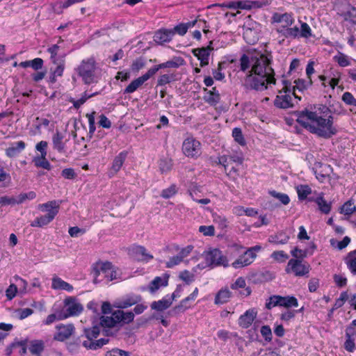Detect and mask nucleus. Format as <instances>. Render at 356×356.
Returning <instances> with one entry per match:
<instances>
[{"label":"nucleus","mask_w":356,"mask_h":356,"mask_svg":"<svg viewBox=\"0 0 356 356\" xmlns=\"http://www.w3.org/2000/svg\"><path fill=\"white\" fill-rule=\"evenodd\" d=\"M15 197L3 195L0 196V206L15 205Z\"/></svg>","instance_id":"obj_62"},{"label":"nucleus","mask_w":356,"mask_h":356,"mask_svg":"<svg viewBox=\"0 0 356 356\" xmlns=\"http://www.w3.org/2000/svg\"><path fill=\"white\" fill-rule=\"evenodd\" d=\"M212 49L207 47L197 48L193 50V55L200 61V66L204 67L209 64V51Z\"/></svg>","instance_id":"obj_22"},{"label":"nucleus","mask_w":356,"mask_h":356,"mask_svg":"<svg viewBox=\"0 0 356 356\" xmlns=\"http://www.w3.org/2000/svg\"><path fill=\"white\" fill-rule=\"evenodd\" d=\"M257 313L258 311L256 308L248 309L243 314L240 316L238 320V325L244 329L248 328L257 318Z\"/></svg>","instance_id":"obj_15"},{"label":"nucleus","mask_w":356,"mask_h":356,"mask_svg":"<svg viewBox=\"0 0 356 356\" xmlns=\"http://www.w3.org/2000/svg\"><path fill=\"white\" fill-rule=\"evenodd\" d=\"M206 264L208 266H229L228 260L222 251L217 248L211 249L204 253Z\"/></svg>","instance_id":"obj_10"},{"label":"nucleus","mask_w":356,"mask_h":356,"mask_svg":"<svg viewBox=\"0 0 356 356\" xmlns=\"http://www.w3.org/2000/svg\"><path fill=\"white\" fill-rule=\"evenodd\" d=\"M252 63L251 70L249 71L248 79L250 81L252 89H258L264 87L268 89V85H275V72L270 66L271 60L262 53H257L250 58L243 54L240 58V70L245 72Z\"/></svg>","instance_id":"obj_2"},{"label":"nucleus","mask_w":356,"mask_h":356,"mask_svg":"<svg viewBox=\"0 0 356 356\" xmlns=\"http://www.w3.org/2000/svg\"><path fill=\"white\" fill-rule=\"evenodd\" d=\"M134 314L131 312H124L122 310L114 311L111 316H102L100 318V325L104 329L114 327L120 324H128L134 321ZM106 335H108V330H104Z\"/></svg>","instance_id":"obj_5"},{"label":"nucleus","mask_w":356,"mask_h":356,"mask_svg":"<svg viewBox=\"0 0 356 356\" xmlns=\"http://www.w3.org/2000/svg\"><path fill=\"white\" fill-rule=\"evenodd\" d=\"M231 297V292L227 289H222L216 294L214 302L216 305H222L229 301Z\"/></svg>","instance_id":"obj_33"},{"label":"nucleus","mask_w":356,"mask_h":356,"mask_svg":"<svg viewBox=\"0 0 356 356\" xmlns=\"http://www.w3.org/2000/svg\"><path fill=\"white\" fill-rule=\"evenodd\" d=\"M106 356H130V354L127 351L119 348H113L108 351Z\"/></svg>","instance_id":"obj_64"},{"label":"nucleus","mask_w":356,"mask_h":356,"mask_svg":"<svg viewBox=\"0 0 356 356\" xmlns=\"http://www.w3.org/2000/svg\"><path fill=\"white\" fill-rule=\"evenodd\" d=\"M44 349V343L40 340L31 341L29 346V350L32 354L38 355Z\"/></svg>","instance_id":"obj_42"},{"label":"nucleus","mask_w":356,"mask_h":356,"mask_svg":"<svg viewBox=\"0 0 356 356\" xmlns=\"http://www.w3.org/2000/svg\"><path fill=\"white\" fill-rule=\"evenodd\" d=\"M203 99L211 106H214L218 103L220 100V95L218 92V90H204Z\"/></svg>","instance_id":"obj_32"},{"label":"nucleus","mask_w":356,"mask_h":356,"mask_svg":"<svg viewBox=\"0 0 356 356\" xmlns=\"http://www.w3.org/2000/svg\"><path fill=\"white\" fill-rule=\"evenodd\" d=\"M179 277L187 284L191 283L195 280L194 275L187 270L180 272Z\"/></svg>","instance_id":"obj_59"},{"label":"nucleus","mask_w":356,"mask_h":356,"mask_svg":"<svg viewBox=\"0 0 356 356\" xmlns=\"http://www.w3.org/2000/svg\"><path fill=\"white\" fill-rule=\"evenodd\" d=\"M174 36V31L171 29H161L156 31L154 35V41L159 44L170 42Z\"/></svg>","instance_id":"obj_18"},{"label":"nucleus","mask_w":356,"mask_h":356,"mask_svg":"<svg viewBox=\"0 0 356 356\" xmlns=\"http://www.w3.org/2000/svg\"><path fill=\"white\" fill-rule=\"evenodd\" d=\"M243 161V157L241 152L232 155H224L219 159V162L223 165L225 171L228 170L232 164L235 163L236 165H241Z\"/></svg>","instance_id":"obj_17"},{"label":"nucleus","mask_w":356,"mask_h":356,"mask_svg":"<svg viewBox=\"0 0 356 356\" xmlns=\"http://www.w3.org/2000/svg\"><path fill=\"white\" fill-rule=\"evenodd\" d=\"M225 62H219L217 69L213 70L212 74L213 79L216 81H222L225 79V74L222 72L223 68H225Z\"/></svg>","instance_id":"obj_52"},{"label":"nucleus","mask_w":356,"mask_h":356,"mask_svg":"<svg viewBox=\"0 0 356 356\" xmlns=\"http://www.w3.org/2000/svg\"><path fill=\"white\" fill-rule=\"evenodd\" d=\"M269 193L271 196L280 200L284 205H287L290 202L289 195L285 193H278L275 191H271Z\"/></svg>","instance_id":"obj_53"},{"label":"nucleus","mask_w":356,"mask_h":356,"mask_svg":"<svg viewBox=\"0 0 356 356\" xmlns=\"http://www.w3.org/2000/svg\"><path fill=\"white\" fill-rule=\"evenodd\" d=\"M177 193V188L175 185H171L169 188L163 189L161 192V197L168 199L174 196Z\"/></svg>","instance_id":"obj_61"},{"label":"nucleus","mask_w":356,"mask_h":356,"mask_svg":"<svg viewBox=\"0 0 356 356\" xmlns=\"http://www.w3.org/2000/svg\"><path fill=\"white\" fill-rule=\"evenodd\" d=\"M232 136L236 142H237L241 146H245L246 143L245 140L242 134V131L240 128H234L232 130Z\"/></svg>","instance_id":"obj_55"},{"label":"nucleus","mask_w":356,"mask_h":356,"mask_svg":"<svg viewBox=\"0 0 356 356\" xmlns=\"http://www.w3.org/2000/svg\"><path fill=\"white\" fill-rule=\"evenodd\" d=\"M60 202L57 200L49 201L38 205V209L46 212L44 215L37 216L30 224L33 227H43L54 220L59 212Z\"/></svg>","instance_id":"obj_4"},{"label":"nucleus","mask_w":356,"mask_h":356,"mask_svg":"<svg viewBox=\"0 0 356 356\" xmlns=\"http://www.w3.org/2000/svg\"><path fill=\"white\" fill-rule=\"evenodd\" d=\"M296 90H279V94L277 95L275 100V105L281 108H287L293 106L300 100V97H298L296 93Z\"/></svg>","instance_id":"obj_9"},{"label":"nucleus","mask_w":356,"mask_h":356,"mask_svg":"<svg viewBox=\"0 0 356 356\" xmlns=\"http://www.w3.org/2000/svg\"><path fill=\"white\" fill-rule=\"evenodd\" d=\"M56 67L54 68L51 67L50 71L56 74L57 76H62L63 74V72L65 70V60L64 56H61L59 58V60H56L52 62Z\"/></svg>","instance_id":"obj_34"},{"label":"nucleus","mask_w":356,"mask_h":356,"mask_svg":"<svg viewBox=\"0 0 356 356\" xmlns=\"http://www.w3.org/2000/svg\"><path fill=\"white\" fill-rule=\"evenodd\" d=\"M355 211L356 206L351 200L345 202L341 208V213L346 216L351 215Z\"/></svg>","instance_id":"obj_49"},{"label":"nucleus","mask_w":356,"mask_h":356,"mask_svg":"<svg viewBox=\"0 0 356 356\" xmlns=\"http://www.w3.org/2000/svg\"><path fill=\"white\" fill-rule=\"evenodd\" d=\"M25 147L26 144L24 141H17L12 143L11 145L6 149V154L9 158H13L22 152Z\"/></svg>","instance_id":"obj_25"},{"label":"nucleus","mask_w":356,"mask_h":356,"mask_svg":"<svg viewBox=\"0 0 356 356\" xmlns=\"http://www.w3.org/2000/svg\"><path fill=\"white\" fill-rule=\"evenodd\" d=\"M83 310V305L74 297H67L64 300V308L60 311L65 319L79 315Z\"/></svg>","instance_id":"obj_12"},{"label":"nucleus","mask_w":356,"mask_h":356,"mask_svg":"<svg viewBox=\"0 0 356 356\" xmlns=\"http://www.w3.org/2000/svg\"><path fill=\"white\" fill-rule=\"evenodd\" d=\"M280 306L286 308L297 307L298 306V301L294 296H281Z\"/></svg>","instance_id":"obj_39"},{"label":"nucleus","mask_w":356,"mask_h":356,"mask_svg":"<svg viewBox=\"0 0 356 356\" xmlns=\"http://www.w3.org/2000/svg\"><path fill=\"white\" fill-rule=\"evenodd\" d=\"M281 296H272L269 298L268 302L266 303V307L268 309L276 306H280Z\"/></svg>","instance_id":"obj_58"},{"label":"nucleus","mask_w":356,"mask_h":356,"mask_svg":"<svg viewBox=\"0 0 356 356\" xmlns=\"http://www.w3.org/2000/svg\"><path fill=\"white\" fill-rule=\"evenodd\" d=\"M146 65L145 58L140 56L133 60L130 69L133 72H138L140 70L143 69Z\"/></svg>","instance_id":"obj_43"},{"label":"nucleus","mask_w":356,"mask_h":356,"mask_svg":"<svg viewBox=\"0 0 356 356\" xmlns=\"http://www.w3.org/2000/svg\"><path fill=\"white\" fill-rule=\"evenodd\" d=\"M65 320V316L63 315L60 311L56 312L55 314H51L47 316L46 319L43 321L44 325H51L56 321Z\"/></svg>","instance_id":"obj_47"},{"label":"nucleus","mask_w":356,"mask_h":356,"mask_svg":"<svg viewBox=\"0 0 356 356\" xmlns=\"http://www.w3.org/2000/svg\"><path fill=\"white\" fill-rule=\"evenodd\" d=\"M296 116L301 126L318 136L330 138L337 132L332 111L325 105L308 106L298 112Z\"/></svg>","instance_id":"obj_1"},{"label":"nucleus","mask_w":356,"mask_h":356,"mask_svg":"<svg viewBox=\"0 0 356 356\" xmlns=\"http://www.w3.org/2000/svg\"><path fill=\"white\" fill-rule=\"evenodd\" d=\"M193 249H194V246L192 245H188L184 248H179V249H177L178 253H177V256L180 259L181 262L188 264V261L186 260V259L191 254V253L193 252Z\"/></svg>","instance_id":"obj_38"},{"label":"nucleus","mask_w":356,"mask_h":356,"mask_svg":"<svg viewBox=\"0 0 356 356\" xmlns=\"http://www.w3.org/2000/svg\"><path fill=\"white\" fill-rule=\"evenodd\" d=\"M309 270L310 266L308 264L297 259H291L285 268L286 273L293 274L297 277L305 276L309 273Z\"/></svg>","instance_id":"obj_13"},{"label":"nucleus","mask_w":356,"mask_h":356,"mask_svg":"<svg viewBox=\"0 0 356 356\" xmlns=\"http://www.w3.org/2000/svg\"><path fill=\"white\" fill-rule=\"evenodd\" d=\"M310 201H314L318 207V209L325 214H328L332 208L331 202L326 201L323 197V193H320L315 199H310Z\"/></svg>","instance_id":"obj_28"},{"label":"nucleus","mask_w":356,"mask_h":356,"mask_svg":"<svg viewBox=\"0 0 356 356\" xmlns=\"http://www.w3.org/2000/svg\"><path fill=\"white\" fill-rule=\"evenodd\" d=\"M51 288L54 290H63L68 292L73 291V286L58 276H54L52 278Z\"/></svg>","instance_id":"obj_26"},{"label":"nucleus","mask_w":356,"mask_h":356,"mask_svg":"<svg viewBox=\"0 0 356 356\" xmlns=\"http://www.w3.org/2000/svg\"><path fill=\"white\" fill-rule=\"evenodd\" d=\"M99 332L100 327L98 325H95L91 328H86L84 333L88 340L83 342V346L88 349L97 350L106 344L108 342V340L106 339H100L92 341L94 339H96L99 336Z\"/></svg>","instance_id":"obj_7"},{"label":"nucleus","mask_w":356,"mask_h":356,"mask_svg":"<svg viewBox=\"0 0 356 356\" xmlns=\"http://www.w3.org/2000/svg\"><path fill=\"white\" fill-rule=\"evenodd\" d=\"M92 273L95 283L122 280L120 270L108 261L95 263L92 266Z\"/></svg>","instance_id":"obj_3"},{"label":"nucleus","mask_w":356,"mask_h":356,"mask_svg":"<svg viewBox=\"0 0 356 356\" xmlns=\"http://www.w3.org/2000/svg\"><path fill=\"white\" fill-rule=\"evenodd\" d=\"M355 341V339H353L346 338L343 347L346 351L353 353L356 350V343Z\"/></svg>","instance_id":"obj_63"},{"label":"nucleus","mask_w":356,"mask_h":356,"mask_svg":"<svg viewBox=\"0 0 356 356\" xmlns=\"http://www.w3.org/2000/svg\"><path fill=\"white\" fill-rule=\"evenodd\" d=\"M273 21L276 23H282V28L284 29L291 26L295 22L292 13H285L283 14L275 13L273 17Z\"/></svg>","instance_id":"obj_21"},{"label":"nucleus","mask_w":356,"mask_h":356,"mask_svg":"<svg viewBox=\"0 0 356 356\" xmlns=\"http://www.w3.org/2000/svg\"><path fill=\"white\" fill-rule=\"evenodd\" d=\"M141 296L139 295H129L125 297L119 302L118 307L125 309L134 305L141 301Z\"/></svg>","instance_id":"obj_30"},{"label":"nucleus","mask_w":356,"mask_h":356,"mask_svg":"<svg viewBox=\"0 0 356 356\" xmlns=\"http://www.w3.org/2000/svg\"><path fill=\"white\" fill-rule=\"evenodd\" d=\"M127 156V152L125 151L119 153L113 159L112 165L110 170L111 176L116 174L122 168L126 158Z\"/></svg>","instance_id":"obj_23"},{"label":"nucleus","mask_w":356,"mask_h":356,"mask_svg":"<svg viewBox=\"0 0 356 356\" xmlns=\"http://www.w3.org/2000/svg\"><path fill=\"white\" fill-rule=\"evenodd\" d=\"M270 257L278 263H284L289 259V255L283 250H277L274 251Z\"/></svg>","instance_id":"obj_50"},{"label":"nucleus","mask_w":356,"mask_h":356,"mask_svg":"<svg viewBox=\"0 0 356 356\" xmlns=\"http://www.w3.org/2000/svg\"><path fill=\"white\" fill-rule=\"evenodd\" d=\"M198 289L196 287L192 293L183 299L178 305L175 307L172 312L175 314L184 312L191 307V302H193L198 296Z\"/></svg>","instance_id":"obj_16"},{"label":"nucleus","mask_w":356,"mask_h":356,"mask_svg":"<svg viewBox=\"0 0 356 356\" xmlns=\"http://www.w3.org/2000/svg\"><path fill=\"white\" fill-rule=\"evenodd\" d=\"M95 95H96V93H93L92 95H88L86 94V92H84L81 97L79 99H75L73 97H70L69 101L73 104V106L75 108H79L81 105H83L86 102V100L94 96Z\"/></svg>","instance_id":"obj_48"},{"label":"nucleus","mask_w":356,"mask_h":356,"mask_svg":"<svg viewBox=\"0 0 356 356\" xmlns=\"http://www.w3.org/2000/svg\"><path fill=\"white\" fill-rule=\"evenodd\" d=\"M181 150L186 156L197 159L202 154V145L193 136H188L182 143Z\"/></svg>","instance_id":"obj_8"},{"label":"nucleus","mask_w":356,"mask_h":356,"mask_svg":"<svg viewBox=\"0 0 356 356\" xmlns=\"http://www.w3.org/2000/svg\"><path fill=\"white\" fill-rule=\"evenodd\" d=\"M172 303V298L170 295H166L158 301H154L151 305L152 309L157 312H163L170 307Z\"/></svg>","instance_id":"obj_24"},{"label":"nucleus","mask_w":356,"mask_h":356,"mask_svg":"<svg viewBox=\"0 0 356 356\" xmlns=\"http://www.w3.org/2000/svg\"><path fill=\"white\" fill-rule=\"evenodd\" d=\"M171 69V68H169ZM177 79L176 74L172 70H168L166 73L162 74L157 79L156 87L165 86L166 84L170 83Z\"/></svg>","instance_id":"obj_29"},{"label":"nucleus","mask_w":356,"mask_h":356,"mask_svg":"<svg viewBox=\"0 0 356 356\" xmlns=\"http://www.w3.org/2000/svg\"><path fill=\"white\" fill-rule=\"evenodd\" d=\"M47 155H36L33 157V161L38 168H42L45 170L51 169V164L46 159Z\"/></svg>","instance_id":"obj_37"},{"label":"nucleus","mask_w":356,"mask_h":356,"mask_svg":"<svg viewBox=\"0 0 356 356\" xmlns=\"http://www.w3.org/2000/svg\"><path fill=\"white\" fill-rule=\"evenodd\" d=\"M333 59L340 67H348L351 65L350 58L341 52H339L337 55L333 57Z\"/></svg>","instance_id":"obj_40"},{"label":"nucleus","mask_w":356,"mask_h":356,"mask_svg":"<svg viewBox=\"0 0 356 356\" xmlns=\"http://www.w3.org/2000/svg\"><path fill=\"white\" fill-rule=\"evenodd\" d=\"M212 6H220V7H225L227 8H232V9H237V8H244V6L242 1H230L228 3H216L214 5H212Z\"/></svg>","instance_id":"obj_57"},{"label":"nucleus","mask_w":356,"mask_h":356,"mask_svg":"<svg viewBox=\"0 0 356 356\" xmlns=\"http://www.w3.org/2000/svg\"><path fill=\"white\" fill-rule=\"evenodd\" d=\"M254 261V256H252L246 250L242 255L232 264V266L235 269L241 268L250 265Z\"/></svg>","instance_id":"obj_20"},{"label":"nucleus","mask_w":356,"mask_h":356,"mask_svg":"<svg viewBox=\"0 0 356 356\" xmlns=\"http://www.w3.org/2000/svg\"><path fill=\"white\" fill-rule=\"evenodd\" d=\"M348 300V294L346 291L341 292L339 298L335 300V302L333 305V308L331 310L332 312L334 310L341 307L346 301Z\"/></svg>","instance_id":"obj_54"},{"label":"nucleus","mask_w":356,"mask_h":356,"mask_svg":"<svg viewBox=\"0 0 356 356\" xmlns=\"http://www.w3.org/2000/svg\"><path fill=\"white\" fill-rule=\"evenodd\" d=\"M95 60L89 58L83 60L79 67V74L86 84H90L95 81Z\"/></svg>","instance_id":"obj_11"},{"label":"nucleus","mask_w":356,"mask_h":356,"mask_svg":"<svg viewBox=\"0 0 356 356\" xmlns=\"http://www.w3.org/2000/svg\"><path fill=\"white\" fill-rule=\"evenodd\" d=\"M181 63H177L174 60H168L167 62L156 65L148 70V71L132 81L125 89H138L146 81L152 77L159 70L165 68H178Z\"/></svg>","instance_id":"obj_6"},{"label":"nucleus","mask_w":356,"mask_h":356,"mask_svg":"<svg viewBox=\"0 0 356 356\" xmlns=\"http://www.w3.org/2000/svg\"><path fill=\"white\" fill-rule=\"evenodd\" d=\"M56 330L54 339L58 341H64L70 339L75 332V327L72 323H60L56 326Z\"/></svg>","instance_id":"obj_14"},{"label":"nucleus","mask_w":356,"mask_h":356,"mask_svg":"<svg viewBox=\"0 0 356 356\" xmlns=\"http://www.w3.org/2000/svg\"><path fill=\"white\" fill-rule=\"evenodd\" d=\"M289 239V236H287L285 233L281 232H278L275 235L270 236L268 238V241L270 243L276 244V245H283L286 244Z\"/></svg>","instance_id":"obj_35"},{"label":"nucleus","mask_w":356,"mask_h":356,"mask_svg":"<svg viewBox=\"0 0 356 356\" xmlns=\"http://www.w3.org/2000/svg\"><path fill=\"white\" fill-rule=\"evenodd\" d=\"M297 193L299 200H304L312 193L311 188L307 185H300L297 186Z\"/></svg>","instance_id":"obj_46"},{"label":"nucleus","mask_w":356,"mask_h":356,"mask_svg":"<svg viewBox=\"0 0 356 356\" xmlns=\"http://www.w3.org/2000/svg\"><path fill=\"white\" fill-rule=\"evenodd\" d=\"M300 23V29H299L300 38H309L312 35V31L309 25L302 21H299Z\"/></svg>","instance_id":"obj_44"},{"label":"nucleus","mask_w":356,"mask_h":356,"mask_svg":"<svg viewBox=\"0 0 356 356\" xmlns=\"http://www.w3.org/2000/svg\"><path fill=\"white\" fill-rule=\"evenodd\" d=\"M168 277H156L149 285V291L150 293H154L161 286H166L168 285Z\"/></svg>","instance_id":"obj_31"},{"label":"nucleus","mask_w":356,"mask_h":356,"mask_svg":"<svg viewBox=\"0 0 356 356\" xmlns=\"http://www.w3.org/2000/svg\"><path fill=\"white\" fill-rule=\"evenodd\" d=\"M350 242V238L348 236H345L341 241H337L334 239L330 240L331 245L334 248H337L338 250H343V248L348 246Z\"/></svg>","instance_id":"obj_56"},{"label":"nucleus","mask_w":356,"mask_h":356,"mask_svg":"<svg viewBox=\"0 0 356 356\" xmlns=\"http://www.w3.org/2000/svg\"><path fill=\"white\" fill-rule=\"evenodd\" d=\"M231 289L233 290L242 289L243 291H240V293L244 296H250L252 292L250 288L246 286L245 280L242 277H238L236 281L231 284Z\"/></svg>","instance_id":"obj_27"},{"label":"nucleus","mask_w":356,"mask_h":356,"mask_svg":"<svg viewBox=\"0 0 356 356\" xmlns=\"http://www.w3.org/2000/svg\"><path fill=\"white\" fill-rule=\"evenodd\" d=\"M159 169L161 172H169L172 168V161L170 159H161L159 163Z\"/></svg>","instance_id":"obj_51"},{"label":"nucleus","mask_w":356,"mask_h":356,"mask_svg":"<svg viewBox=\"0 0 356 356\" xmlns=\"http://www.w3.org/2000/svg\"><path fill=\"white\" fill-rule=\"evenodd\" d=\"M95 111H92L90 113H87L86 115V118L88 120V127H89V131L90 133L93 134L95 130Z\"/></svg>","instance_id":"obj_60"},{"label":"nucleus","mask_w":356,"mask_h":356,"mask_svg":"<svg viewBox=\"0 0 356 356\" xmlns=\"http://www.w3.org/2000/svg\"><path fill=\"white\" fill-rule=\"evenodd\" d=\"M36 197V193L34 191H29L28 193H20L15 197L17 204L24 203L26 200H32Z\"/></svg>","instance_id":"obj_45"},{"label":"nucleus","mask_w":356,"mask_h":356,"mask_svg":"<svg viewBox=\"0 0 356 356\" xmlns=\"http://www.w3.org/2000/svg\"><path fill=\"white\" fill-rule=\"evenodd\" d=\"M280 33L286 38L296 39L300 38L299 28L298 26L287 27L283 30L279 31Z\"/></svg>","instance_id":"obj_36"},{"label":"nucleus","mask_w":356,"mask_h":356,"mask_svg":"<svg viewBox=\"0 0 356 356\" xmlns=\"http://www.w3.org/2000/svg\"><path fill=\"white\" fill-rule=\"evenodd\" d=\"M346 263L353 275H356V250L348 254Z\"/></svg>","instance_id":"obj_41"},{"label":"nucleus","mask_w":356,"mask_h":356,"mask_svg":"<svg viewBox=\"0 0 356 356\" xmlns=\"http://www.w3.org/2000/svg\"><path fill=\"white\" fill-rule=\"evenodd\" d=\"M133 256L138 261L149 262L153 259V255L149 253L147 249L142 245H136L131 250Z\"/></svg>","instance_id":"obj_19"}]
</instances>
